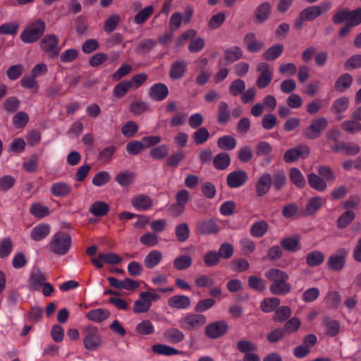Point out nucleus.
Wrapping results in <instances>:
<instances>
[{
	"label": "nucleus",
	"mask_w": 361,
	"mask_h": 361,
	"mask_svg": "<svg viewBox=\"0 0 361 361\" xmlns=\"http://www.w3.org/2000/svg\"><path fill=\"white\" fill-rule=\"evenodd\" d=\"M324 260V254L318 250L310 252L306 255V263L310 267L318 266L321 264Z\"/></svg>",
	"instance_id": "39"
},
{
	"label": "nucleus",
	"mask_w": 361,
	"mask_h": 361,
	"mask_svg": "<svg viewBox=\"0 0 361 361\" xmlns=\"http://www.w3.org/2000/svg\"><path fill=\"white\" fill-rule=\"evenodd\" d=\"M257 71L259 73V76L257 80V85L259 88H264L269 85L272 80V72L269 64L266 62L258 63Z\"/></svg>",
	"instance_id": "11"
},
{
	"label": "nucleus",
	"mask_w": 361,
	"mask_h": 361,
	"mask_svg": "<svg viewBox=\"0 0 361 361\" xmlns=\"http://www.w3.org/2000/svg\"><path fill=\"white\" fill-rule=\"evenodd\" d=\"M269 225L264 221H257L250 228V233L253 237L260 238L268 231Z\"/></svg>",
	"instance_id": "38"
},
{
	"label": "nucleus",
	"mask_w": 361,
	"mask_h": 361,
	"mask_svg": "<svg viewBox=\"0 0 361 361\" xmlns=\"http://www.w3.org/2000/svg\"><path fill=\"white\" fill-rule=\"evenodd\" d=\"M353 83V77L348 73L342 74L336 81L334 89L339 92L346 91Z\"/></svg>",
	"instance_id": "30"
},
{
	"label": "nucleus",
	"mask_w": 361,
	"mask_h": 361,
	"mask_svg": "<svg viewBox=\"0 0 361 361\" xmlns=\"http://www.w3.org/2000/svg\"><path fill=\"white\" fill-rule=\"evenodd\" d=\"M245 89V83L243 80L238 79L233 81L229 87V92L233 96L242 94Z\"/></svg>",
	"instance_id": "60"
},
{
	"label": "nucleus",
	"mask_w": 361,
	"mask_h": 361,
	"mask_svg": "<svg viewBox=\"0 0 361 361\" xmlns=\"http://www.w3.org/2000/svg\"><path fill=\"white\" fill-rule=\"evenodd\" d=\"M307 180L310 187L317 191H324L327 188V184L325 180H324L320 176L314 173H311L307 175Z\"/></svg>",
	"instance_id": "29"
},
{
	"label": "nucleus",
	"mask_w": 361,
	"mask_h": 361,
	"mask_svg": "<svg viewBox=\"0 0 361 361\" xmlns=\"http://www.w3.org/2000/svg\"><path fill=\"white\" fill-rule=\"evenodd\" d=\"M331 6V2L324 1L318 6H308L301 11V18L307 21L314 20L323 13L327 12Z\"/></svg>",
	"instance_id": "8"
},
{
	"label": "nucleus",
	"mask_w": 361,
	"mask_h": 361,
	"mask_svg": "<svg viewBox=\"0 0 361 361\" xmlns=\"http://www.w3.org/2000/svg\"><path fill=\"white\" fill-rule=\"evenodd\" d=\"M350 99L347 97L343 96L336 99L331 105V112L335 115L337 121H341L345 112L349 107Z\"/></svg>",
	"instance_id": "13"
},
{
	"label": "nucleus",
	"mask_w": 361,
	"mask_h": 361,
	"mask_svg": "<svg viewBox=\"0 0 361 361\" xmlns=\"http://www.w3.org/2000/svg\"><path fill=\"white\" fill-rule=\"evenodd\" d=\"M30 212L37 218L45 217L50 213L48 207L39 202L32 204L30 207Z\"/></svg>",
	"instance_id": "37"
},
{
	"label": "nucleus",
	"mask_w": 361,
	"mask_h": 361,
	"mask_svg": "<svg viewBox=\"0 0 361 361\" xmlns=\"http://www.w3.org/2000/svg\"><path fill=\"white\" fill-rule=\"evenodd\" d=\"M190 299L183 295H177L171 297L168 300V305L170 307L178 310H185L190 306Z\"/></svg>",
	"instance_id": "19"
},
{
	"label": "nucleus",
	"mask_w": 361,
	"mask_h": 361,
	"mask_svg": "<svg viewBox=\"0 0 361 361\" xmlns=\"http://www.w3.org/2000/svg\"><path fill=\"white\" fill-rule=\"evenodd\" d=\"M271 12V5L267 2H264L260 4L255 11V16L256 20L259 23L265 21Z\"/></svg>",
	"instance_id": "36"
},
{
	"label": "nucleus",
	"mask_w": 361,
	"mask_h": 361,
	"mask_svg": "<svg viewBox=\"0 0 361 361\" xmlns=\"http://www.w3.org/2000/svg\"><path fill=\"white\" fill-rule=\"evenodd\" d=\"M192 264V259L186 255L176 257L173 261V267L177 270H184L189 268Z\"/></svg>",
	"instance_id": "49"
},
{
	"label": "nucleus",
	"mask_w": 361,
	"mask_h": 361,
	"mask_svg": "<svg viewBox=\"0 0 361 361\" xmlns=\"http://www.w3.org/2000/svg\"><path fill=\"white\" fill-rule=\"evenodd\" d=\"M45 277L39 269H35L30 274L29 279V288L30 290H36L45 283Z\"/></svg>",
	"instance_id": "25"
},
{
	"label": "nucleus",
	"mask_w": 361,
	"mask_h": 361,
	"mask_svg": "<svg viewBox=\"0 0 361 361\" xmlns=\"http://www.w3.org/2000/svg\"><path fill=\"white\" fill-rule=\"evenodd\" d=\"M50 231L51 227L49 224L41 223L32 229L30 237L35 241H39L47 237Z\"/></svg>",
	"instance_id": "20"
},
{
	"label": "nucleus",
	"mask_w": 361,
	"mask_h": 361,
	"mask_svg": "<svg viewBox=\"0 0 361 361\" xmlns=\"http://www.w3.org/2000/svg\"><path fill=\"white\" fill-rule=\"evenodd\" d=\"M154 326L147 319L142 320L135 326V332L139 336L151 335L154 332Z\"/></svg>",
	"instance_id": "34"
},
{
	"label": "nucleus",
	"mask_w": 361,
	"mask_h": 361,
	"mask_svg": "<svg viewBox=\"0 0 361 361\" xmlns=\"http://www.w3.org/2000/svg\"><path fill=\"white\" fill-rule=\"evenodd\" d=\"M187 63L183 60L175 61L171 67L170 77L174 80L181 78L187 69Z\"/></svg>",
	"instance_id": "26"
},
{
	"label": "nucleus",
	"mask_w": 361,
	"mask_h": 361,
	"mask_svg": "<svg viewBox=\"0 0 361 361\" xmlns=\"http://www.w3.org/2000/svg\"><path fill=\"white\" fill-rule=\"evenodd\" d=\"M130 202L132 206L137 211L148 210L153 205L152 198L144 194H139L133 197Z\"/></svg>",
	"instance_id": "14"
},
{
	"label": "nucleus",
	"mask_w": 361,
	"mask_h": 361,
	"mask_svg": "<svg viewBox=\"0 0 361 361\" xmlns=\"http://www.w3.org/2000/svg\"><path fill=\"white\" fill-rule=\"evenodd\" d=\"M71 186L66 182L57 181L50 186L51 194L55 197H65L71 192Z\"/></svg>",
	"instance_id": "18"
},
{
	"label": "nucleus",
	"mask_w": 361,
	"mask_h": 361,
	"mask_svg": "<svg viewBox=\"0 0 361 361\" xmlns=\"http://www.w3.org/2000/svg\"><path fill=\"white\" fill-rule=\"evenodd\" d=\"M355 218V214L353 210H347L343 212L337 219V226L339 228H346Z\"/></svg>",
	"instance_id": "40"
},
{
	"label": "nucleus",
	"mask_w": 361,
	"mask_h": 361,
	"mask_svg": "<svg viewBox=\"0 0 361 361\" xmlns=\"http://www.w3.org/2000/svg\"><path fill=\"white\" fill-rule=\"evenodd\" d=\"M71 245V236L64 232H58L54 235L49 243L51 251L57 255H65Z\"/></svg>",
	"instance_id": "3"
},
{
	"label": "nucleus",
	"mask_w": 361,
	"mask_h": 361,
	"mask_svg": "<svg viewBox=\"0 0 361 361\" xmlns=\"http://www.w3.org/2000/svg\"><path fill=\"white\" fill-rule=\"evenodd\" d=\"M168 87L162 83H157L151 87L149 96L157 101L164 100L168 95Z\"/></svg>",
	"instance_id": "24"
},
{
	"label": "nucleus",
	"mask_w": 361,
	"mask_h": 361,
	"mask_svg": "<svg viewBox=\"0 0 361 361\" xmlns=\"http://www.w3.org/2000/svg\"><path fill=\"white\" fill-rule=\"evenodd\" d=\"M217 145L223 150H231L235 147L236 140L232 136L224 135L219 139Z\"/></svg>",
	"instance_id": "46"
},
{
	"label": "nucleus",
	"mask_w": 361,
	"mask_h": 361,
	"mask_svg": "<svg viewBox=\"0 0 361 361\" xmlns=\"http://www.w3.org/2000/svg\"><path fill=\"white\" fill-rule=\"evenodd\" d=\"M149 108L148 103L141 100H135L133 102L130 106V111L135 115L138 116L146 112Z\"/></svg>",
	"instance_id": "45"
},
{
	"label": "nucleus",
	"mask_w": 361,
	"mask_h": 361,
	"mask_svg": "<svg viewBox=\"0 0 361 361\" xmlns=\"http://www.w3.org/2000/svg\"><path fill=\"white\" fill-rule=\"evenodd\" d=\"M132 87V82L129 80H123L117 84L114 90L116 97L120 98L123 97Z\"/></svg>",
	"instance_id": "54"
},
{
	"label": "nucleus",
	"mask_w": 361,
	"mask_h": 361,
	"mask_svg": "<svg viewBox=\"0 0 361 361\" xmlns=\"http://www.w3.org/2000/svg\"><path fill=\"white\" fill-rule=\"evenodd\" d=\"M197 228L202 234L214 233L219 231L216 224L212 219L198 222Z\"/></svg>",
	"instance_id": "35"
},
{
	"label": "nucleus",
	"mask_w": 361,
	"mask_h": 361,
	"mask_svg": "<svg viewBox=\"0 0 361 361\" xmlns=\"http://www.w3.org/2000/svg\"><path fill=\"white\" fill-rule=\"evenodd\" d=\"M247 180V174L244 171H235L227 176V184L229 187L235 188L244 185Z\"/></svg>",
	"instance_id": "15"
},
{
	"label": "nucleus",
	"mask_w": 361,
	"mask_h": 361,
	"mask_svg": "<svg viewBox=\"0 0 361 361\" xmlns=\"http://www.w3.org/2000/svg\"><path fill=\"white\" fill-rule=\"evenodd\" d=\"M110 180V176L106 171H100L94 175L92 183L95 186L100 187L106 185Z\"/></svg>",
	"instance_id": "64"
},
{
	"label": "nucleus",
	"mask_w": 361,
	"mask_h": 361,
	"mask_svg": "<svg viewBox=\"0 0 361 361\" xmlns=\"http://www.w3.org/2000/svg\"><path fill=\"white\" fill-rule=\"evenodd\" d=\"M83 338L84 347L88 350H95L102 345V338L96 326H87Z\"/></svg>",
	"instance_id": "6"
},
{
	"label": "nucleus",
	"mask_w": 361,
	"mask_h": 361,
	"mask_svg": "<svg viewBox=\"0 0 361 361\" xmlns=\"http://www.w3.org/2000/svg\"><path fill=\"white\" fill-rule=\"evenodd\" d=\"M164 338L171 343H178L185 338L184 334L177 328L171 327L163 332Z\"/></svg>",
	"instance_id": "23"
},
{
	"label": "nucleus",
	"mask_w": 361,
	"mask_h": 361,
	"mask_svg": "<svg viewBox=\"0 0 361 361\" xmlns=\"http://www.w3.org/2000/svg\"><path fill=\"white\" fill-rule=\"evenodd\" d=\"M300 240V236L295 235L283 238L281 244L284 250L293 252L299 250Z\"/></svg>",
	"instance_id": "31"
},
{
	"label": "nucleus",
	"mask_w": 361,
	"mask_h": 361,
	"mask_svg": "<svg viewBox=\"0 0 361 361\" xmlns=\"http://www.w3.org/2000/svg\"><path fill=\"white\" fill-rule=\"evenodd\" d=\"M283 50V45L280 44H275L266 50L264 53V58L268 61H274L281 54Z\"/></svg>",
	"instance_id": "48"
},
{
	"label": "nucleus",
	"mask_w": 361,
	"mask_h": 361,
	"mask_svg": "<svg viewBox=\"0 0 361 361\" xmlns=\"http://www.w3.org/2000/svg\"><path fill=\"white\" fill-rule=\"evenodd\" d=\"M169 153L168 145L164 144L152 148L149 151V155L154 159H163L167 157Z\"/></svg>",
	"instance_id": "42"
},
{
	"label": "nucleus",
	"mask_w": 361,
	"mask_h": 361,
	"mask_svg": "<svg viewBox=\"0 0 361 361\" xmlns=\"http://www.w3.org/2000/svg\"><path fill=\"white\" fill-rule=\"evenodd\" d=\"M244 42L248 51L256 53L259 51L264 47V42L258 40L256 35L252 32L247 33L244 37Z\"/></svg>",
	"instance_id": "22"
},
{
	"label": "nucleus",
	"mask_w": 361,
	"mask_h": 361,
	"mask_svg": "<svg viewBox=\"0 0 361 361\" xmlns=\"http://www.w3.org/2000/svg\"><path fill=\"white\" fill-rule=\"evenodd\" d=\"M247 281L249 286L257 291L262 292L266 288L265 281L262 278L250 276Z\"/></svg>",
	"instance_id": "56"
},
{
	"label": "nucleus",
	"mask_w": 361,
	"mask_h": 361,
	"mask_svg": "<svg viewBox=\"0 0 361 361\" xmlns=\"http://www.w3.org/2000/svg\"><path fill=\"white\" fill-rule=\"evenodd\" d=\"M109 210V205L103 201L95 202L90 208V212L97 216H104Z\"/></svg>",
	"instance_id": "43"
},
{
	"label": "nucleus",
	"mask_w": 361,
	"mask_h": 361,
	"mask_svg": "<svg viewBox=\"0 0 361 361\" xmlns=\"http://www.w3.org/2000/svg\"><path fill=\"white\" fill-rule=\"evenodd\" d=\"M176 237L179 242L185 241L190 235L189 226L186 223L177 225L176 228Z\"/></svg>",
	"instance_id": "52"
},
{
	"label": "nucleus",
	"mask_w": 361,
	"mask_h": 361,
	"mask_svg": "<svg viewBox=\"0 0 361 361\" xmlns=\"http://www.w3.org/2000/svg\"><path fill=\"white\" fill-rule=\"evenodd\" d=\"M213 163L216 169L224 170L226 169L231 163L230 156L225 152L220 153L214 157Z\"/></svg>",
	"instance_id": "41"
},
{
	"label": "nucleus",
	"mask_w": 361,
	"mask_h": 361,
	"mask_svg": "<svg viewBox=\"0 0 361 361\" xmlns=\"http://www.w3.org/2000/svg\"><path fill=\"white\" fill-rule=\"evenodd\" d=\"M85 316L89 320L99 323L106 319L110 316V312L107 310L98 308L87 312Z\"/></svg>",
	"instance_id": "28"
},
{
	"label": "nucleus",
	"mask_w": 361,
	"mask_h": 361,
	"mask_svg": "<svg viewBox=\"0 0 361 361\" xmlns=\"http://www.w3.org/2000/svg\"><path fill=\"white\" fill-rule=\"evenodd\" d=\"M161 298L160 295L156 293L143 291L139 293V298L136 300L133 305V311L137 314L145 313L149 310L152 302Z\"/></svg>",
	"instance_id": "4"
},
{
	"label": "nucleus",
	"mask_w": 361,
	"mask_h": 361,
	"mask_svg": "<svg viewBox=\"0 0 361 361\" xmlns=\"http://www.w3.org/2000/svg\"><path fill=\"white\" fill-rule=\"evenodd\" d=\"M341 127L343 130L351 134H356L361 130V124L353 118L342 122Z\"/></svg>",
	"instance_id": "47"
},
{
	"label": "nucleus",
	"mask_w": 361,
	"mask_h": 361,
	"mask_svg": "<svg viewBox=\"0 0 361 361\" xmlns=\"http://www.w3.org/2000/svg\"><path fill=\"white\" fill-rule=\"evenodd\" d=\"M209 137V133L206 128H200L193 134L194 142L197 145L205 142Z\"/></svg>",
	"instance_id": "62"
},
{
	"label": "nucleus",
	"mask_w": 361,
	"mask_h": 361,
	"mask_svg": "<svg viewBox=\"0 0 361 361\" xmlns=\"http://www.w3.org/2000/svg\"><path fill=\"white\" fill-rule=\"evenodd\" d=\"M317 172L326 182H334L336 179L335 173L329 166H320L317 169Z\"/></svg>",
	"instance_id": "53"
},
{
	"label": "nucleus",
	"mask_w": 361,
	"mask_h": 361,
	"mask_svg": "<svg viewBox=\"0 0 361 361\" xmlns=\"http://www.w3.org/2000/svg\"><path fill=\"white\" fill-rule=\"evenodd\" d=\"M272 183L270 174L264 173L258 179L256 184V192L258 196H263L268 192Z\"/></svg>",
	"instance_id": "21"
},
{
	"label": "nucleus",
	"mask_w": 361,
	"mask_h": 361,
	"mask_svg": "<svg viewBox=\"0 0 361 361\" xmlns=\"http://www.w3.org/2000/svg\"><path fill=\"white\" fill-rule=\"evenodd\" d=\"M310 154V149L308 146L300 144L296 147L288 149L283 154V160L286 163L291 164L299 159H305Z\"/></svg>",
	"instance_id": "7"
},
{
	"label": "nucleus",
	"mask_w": 361,
	"mask_h": 361,
	"mask_svg": "<svg viewBox=\"0 0 361 361\" xmlns=\"http://www.w3.org/2000/svg\"><path fill=\"white\" fill-rule=\"evenodd\" d=\"M346 70L358 69L361 68V54L350 56L344 64Z\"/></svg>",
	"instance_id": "63"
},
{
	"label": "nucleus",
	"mask_w": 361,
	"mask_h": 361,
	"mask_svg": "<svg viewBox=\"0 0 361 361\" xmlns=\"http://www.w3.org/2000/svg\"><path fill=\"white\" fill-rule=\"evenodd\" d=\"M116 180L122 187L129 186L134 181V174L128 171L118 173L116 176Z\"/></svg>",
	"instance_id": "44"
},
{
	"label": "nucleus",
	"mask_w": 361,
	"mask_h": 361,
	"mask_svg": "<svg viewBox=\"0 0 361 361\" xmlns=\"http://www.w3.org/2000/svg\"><path fill=\"white\" fill-rule=\"evenodd\" d=\"M347 254V250L343 248L332 254L328 259L329 268L335 271H341L345 265Z\"/></svg>",
	"instance_id": "12"
},
{
	"label": "nucleus",
	"mask_w": 361,
	"mask_h": 361,
	"mask_svg": "<svg viewBox=\"0 0 361 361\" xmlns=\"http://www.w3.org/2000/svg\"><path fill=\"white\" fill-rule=\"evenodd\" d=\"M59 38L54 34L46 35L40 42L41 49L50 57L53 58L59 54Z\"/></svg>",
	"instance_id": "10"
},
{
	"label": "nucleus",
	"mask_w": 361,
	"mask_h": 361,
	"mask_svg": "<svg viewBox=\"0 0 361 361\" xmlns=\"http://www.w3.org/2000/svg\"><path fill=\"white\" fill-rule=\"evenodd\" d=\"M243 56V51L238 47H233L225 52V59L228 62H234L240 59Z\"/></svg>",
	"instance_id": "59"
},
{
	"label": "nucleus",
	"mask_w": 361,
	"mask_h": 361,
	"mask_svg": "<svg viewBox=\"0 0 361 361\" xmlns=\"http://www.w3.org/2000/svg\"><path fill=\"white\" fill-rule=\"evenodd\" d=\"M328 121L326 118H319L312 121L310 126L303 130V135L308 139L317 138L327 127Z\"/></svg>",
	"instance_id": "9"
},
{
	"label": "nucleus",
	"mask_w": 361,
	"mask_h": 361,
	"mask_svg": "<svg viewBox=\"0 0 361 361\" xmlns=\"http://www.w3.org/2000/svg\"><path fill=\"white\" fill-rule=\"evenodd\" d=\"M140 241L142 245L148 247H154L159 243L157 235L151 232L147 233L142 235L140 238Z\"/></svg>",
	"instance_id": "61"
},
{
	"label": "nucleus",
	"mask_w": 361,
	"mask_h": 361,
	"mask_svg": "<svg viewBox=\"0 0 361 361\" xmlns=\"http://www.w3.org/2000/svg\"><path fill=\"white\" fill-rule=\"evenodd\" d=\"M230 118V110L228 105L224 102H220L219 105L218 121L221 123H226Z\"/></svg>",
	"instance_id": "57"
},
{
	"label": "nucleus",
	"mask_w": 361,
	"mask_h": 361,
	"mask_svg": "<svg viewBox=\"0 0 361 361\" xmlns=\"http://www.w3.org/2000/svg\"><path fill=\"white\" fill-rule=\"evenodd\" d=\"M291 315V310L288 306H282L278 309L274 315V320L277 322H283Z\"/></svg>",
	"instance_id": "55"
},
{
	"label": "nucleus",
	"mask_w": 361,
	"mask_h": 361,
	"mask_svg": "<svg viewBox=\"0 0 361 361\" xmlns=\"http://www.w3.org/2000/svg\"><path fill=\"white\" fill-rule=\"evenodd\" d=\"M153 11V6L149 5L145 7L135 16L134 22L137 25L142 24L152 16Z\"/></svg>",
	"instance_id": "50"
},
{
	"label": "nucleus",
	"mask_w": 361,
	"mask_h": 361,
	"mask_svg": "<svg viewBox=\"0 0 361 361\" xmlns=\"http://www.w3.org/2000/svg\"><path fill=\"white\" fill-rule=\"evenodd\" d=\"M152 350L156 354L166 356H171L183 353V352L165 344L154 345L152 346Z\"/></svg>",
	"instance_id": "32"
},
{
	"label": "nucleus",
	"mask_w": 361,
	"mask_h": 361,
	"mask_svg": "<svg viewBox=\"0 0 361 361\" xmlns=\"http://www.w3.org/2000/svg\"><path fill=\"white\" fill-rule=\"evenodd\" d=\"M16 178L11 175H5L0 178V192H6L13 187Z\"/></svg>",
	"instance_id": "58"
},
{
	"label": "nucleus",
	"mask_w": 361,
	"mask_h": 361,
	"mask_svg": "<svg viewBox=\"0 0 361 361\" xmlns=\"http://www.w3.org/2000/svg\"><path fill=\"white\" fill-rule=\"evenodd\" d=\"M280 305V300L277 298H266L261 302V310L264 312H271Z\"/></svg>",
	"instance_id": "51"
},
{
	"label": "nucleus",
	"mask_w": 361,
	"mask_h": 361,
	"mask_svg": "<svg viewBox=\"0 0 361 361\" xmlns=\"http://www.w3.org/2000/svg\"><path fill=\"white\" fill-rule=\"evenodd\" d=\"M289 178L291 182L299 188H302L306 185L305 176L298 168L293 167L290 169Z\"/></svg>",
	"instance_id": "33"
},
{
	"label": "nucleus",
	"mask_w": 361,
	"mask_h": 361,
	"mask_svg": "<svg viewBox=\"0 0 361 361\" xmlns=\"http://www.w3.org/2000/svg\"><path fill=\"white\" fill-rule=\"evenodd\" d=\"M162 253L157 250L150 251L144 259L145 266L148 269H153L162 260Z\"/></svg>",
	"instance_id": "27"
},
{
	"label": "nucleus",
	"mask_w": 361,
	"mask_h": 361,
	"mask_svg": "<svg viewBox=\"0 0 361 361\" xmlns=\"http://www.w3.org/2000/svg\"><path fill=\"white\" fill-rule=\"evenodd\" d=\"M228 330V326L224 322H216L207 326L205 331L207 336L216 338L224 335Z\"/></svg>",
	"instance_id": "16"
},
{
	"label": "nucleus",
	"mask_w": 361,
	"mask_h": 361,
	"mask_svg": "<svg viewBox=\"0 0 361 361\" xmlns=\"http://www.w3.org/2000/svg\"><path fill=\"white\" fill-rule=\"evenodd\" d=\"M267 280L271 282L269 290L271 293L278 295H284L290 292L291 287L288 280V274L276 268L267 270L264 274Z\"/></svg>",
	"instance_id": "1"
},
{
	"label": "nucleus",
	"mask_w": 361,
	"mask_h": 361,
	"mask_svg": "<svg viewBox=\"0 0 361 361\" xmlns=\"http://www.w3.org/2000/svg\"><path fill=\"white\" fill-rule=\"evenodd\" d=\"M206 322V317L203 314L188 313L178 320V324L184 330L194 331L202 327Z\"/></svg>",
	"instance_id": "5"
},
{
	"label": "nucleus",
	"mask_w": 361,
	"mask_h": 361,
	"mask_svg": "<svg viewBox=\"0 0 361 361\" xmlns=\"http://www.w3.org/2000/svg\"><path fill=\"white\" fill-rule=\"evenodd\" d=\"M326 199L320 196H314L308 199L305 209V214L312 215L326 204Z\"/></svg>",
	"instance_id": "17"
},
{
	"label": "nucleus",
	"mask_w": 361,
	"mask_h": 361,
	"mask_svg": "<svg viewBox=\"0 0 361 361\" xmlns=\"http://www.w3.org/2000/svg\"><path fill=\"white\" fill-rule=\"evenodd\" d=\"M45 29L46 25L43 20H36L24 29L20 35V39L24 43L35 42L43 35Z\"/></svg>",
	"instance_id": "2"
}]
</instances>
